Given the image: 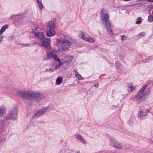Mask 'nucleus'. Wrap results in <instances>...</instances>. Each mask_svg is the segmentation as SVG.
Instances as JSON below:
<instances>
[{"label":"nucleus","instance_id":"1","mask_svg":"<svg viewBox=\"0 0 153 153\" xmlns=\"http://www.w3.org/2000/svg\"><path fill=\"white\" fill-rule=\"evenodd\" d=\"M17 94L23 100L28 107L33 105V102H37L42 98L41 94L36 91H19L17 92Z\"/></svg>","mask_w":153,"mask_h":153},{"label":"nucleus","instance_id":"2","mask_svg":"<svg viewBox=\"0 0 153 153\" xmlns=\"http://www.w3.org/2000/svg\"><path fill=\"white\" fill-rule=\"evenodd\" d=\"M147 85H144L141 88L138 92L133 97V100L138 104L141 103L143 101L146 100L150 94L151 92L149 88H147L145 91Z\"/></svg>","mask_w":153,"mask_h":153},{"label":"nucleus","instance_id":"3","mask_svg":"<svg viewBox=\"0 0 153 153\" xmlns=\"http://www.w3.org/2000/svg\"><path fill=\"white\" fill-rule=\"evenodd\" d=\"M109 16L107 14H103L102 17V21L103 24L105 25L106 29L109 35L111 36L113 34L112 29L111 28V24L109 20Z\"/></svg>","mask_w":153,"mask_h":153},{"label":"nucleus","instance_id":"4","mask_svg":"<svg viewBox=\"0 0 153 153\" xmlns=\"http://www.w3.org/2000/svg\"><path fill=\"white\" fill-rule=\"evenodd\" d=\"M55 28L54 24L53 21H51L48 22L47 25L46 31V35L47 36L51 37L55 35Z\"/></svg>","mask_w":153,"mask_h":153},{"label":"nucleus","instance_id":"5","mask_svg":"<svg viewBox=\"0 0 153 153\" xmlns=\"http://www.w3.org/2000/svg\"><path fill=\"white\" fill-rule=\"evenodd\" d=\"M17 108L14 107L4 117L6 120H16L17 118Z\"/></svg>","mask_w":153,"mask_h":153},{"label":"nucleus","instance_id":"6","mask_svg":"<svg viewBox=\"0 0 153 153\" xmlns=\"http://www.w3.org/2000/svg\"><path fill=\"white\" fill-rule=\"evenodd\" d=\"M50 40L48 38H45L40 41V45L48 50H50L51 47L50 45Z\"/></svg>","mask_w":153,"mask_h":153},{"label":"nucleus","instance_id":"7","mask_svg":"<svg viewBox=\"0 0 153 153\" xmlns=\"http://www.w3.org/2000/svg\"><path fill=\"white\" fill-rule=\"evenodd\" d=\"M49 108L48 106L45 107L40 110L36 112L34 114L32 117V118L34 119H36L41 115L43 114Z\"/></svg>","mask_w":153,"mask_h":153},{"label":"nucleus","instance_id":"8","mask_svg":"<svg viewBox=\"0 0 153 153\" xmlns=\"http://www.w3.org/2000/svg\"><path fill=\"white\" fill-rule=\"evenodd\" d=\"M110 144L111 146L118 150H120L121 145L120 143H119L116 140L114 139H111Z\"/></svg>","mask_w":153,"mask_h":153},{"label":"nucleus","instance_id":"9","mask_svg":"<svg viewBox=\"0 0 153 153\" xmlns=\"http://www.w3.org/2000/svg\"><path fill=\"white\" fill-rule=\"evenodd\" d=\"M149 111L146 109L144 110V111L141 110L139 111L138 113V117L140 120L145 119L146 117V115L148 112Z\"/></svg>","mask_w":153,"mask_h":153},{"label":"nucleus","instance_id":"10","mask_svg":"<svg viewBox=\"0 0 153 153\" xmlns=\"http://www.w3.org/2000/svg\"><path fill=\"white\" fill-rule=\"evenodd\" d=\"M71 43L68 40L63 39L61 44V47L63 50L67 49L70 46Z\"/></svg>","mask_w":153,"mask_h":153},{"label":"nucleus","instance_id":"11","mask_svg":"<svg viewBox=\"0 0 153 153\" xmlns=\"http://www.w3.org/2000/svg\"><path fill=\"white\" fill-rule=\"evenodd\" d=\"M34 36L37 37L40 40H40H42L43 39L45 38L44 34L42 32L35 33Z\"/></svg>","mask_w":153,"mask_h":153},{"label":"nucleus","instance_id":"12","mask_svg":"<svg viewBox=\"0 0 153 153\" xmlns=\"http://www.w3.org/2000/svg\"><path fill=\"white\" fill-rule=\"evenodd\" d=\"M76 138L80 142L84 144H86V142L85 140L83 138L82 136L79 134H77L76 135Z\"/></svg>","mask_w":153,"mask_h":153},{"label":"nucleus","instance_id":"13","mask_svg":"<svg viewBox=\"0 0 153 153\" xmlns=\"http://www.w3.org/2000/svg\"><path fill=\"white\" fill-rule=\"evenodd\" d=\"M142 59L144 62H146L153 59V57L152 56H146L145 55H143L142 56Z\"/></svg>","mask_w":153,"mask_h":153},{"label":"nucleus","instance_id":"14","mask_svg":"<svg viewBox=\"0 0 153 153\" xmlns=\"http://www.w3.org/2000/svg\"><path fill=\"white\" fill-rule=\"evenodd\" d=\"M8 27L7 25H4L3 26L1 29L0 30V35H2L3 33L6 30L7 28Z\"/></svg>","mask_w":153,"mask_h":153},{"label":"nucleus","instance_id":"15","mask_svg":"<svg viewBox=\"0 0 153 153\" xmlns=\"http://www.w3.org/2000/svg\"><path fill=\"white\" fill-rule=\"evenodd\" d=\"M11 17L13 18H15L19 19H21L23 17V16L22 14H19L16 15H13Z\"/></svg>","mask_w":153,"mask_h":153},{"label":"nucleus","instance_id":"16","mask_svg":"<svg viewBox=\"0 0 153 153\" xmlns=\"http://www.w3.org/2000/svg\"><path fill=\"white\" fill-rule=\"evenodd\" d=\"M128 149V148L125 146L122 145H121L120 148V149L122 150V152H126Z\"/></svg>","mask_w":153,"mask_h":153},{"label":"nucleus","instance_id":"17","mask_svg":"<svg viewBox=\"0 0 153 153\" xmlns=\"http://www.w3.org/2000/svg\"><path fill=\"white\" fill-rule=\"evenodd\" d=\"M134 117L132 116H131L130 117L129 120H128L127 122V123L129 125H131L133 123V121L134 120Z\"/></svg>","mask_w":153,"mask_h":153},{"label":"nucleus","instance_id":"18","mask_svg":"<svg viewBox=\"0 0 153 153\" xmlns=\"http://www.w3.org/2000/svg\"><path fill=\"white\" fill-rule=\"evenodd\" d=\"M62 82V79L61 77H59L57 78L56 80V84L59 85L61 84Z\"/></svg>","mask_w":153,"mask_h":153},{"label":"nucleus","instance_id":"19","mask_svg":"<svg viewBox=\"0 0 153 153\" xmlns=\"http://www.w3.org/2000/svg\"><path fill=\"white\" fill-rule=\"evenodd\" d=\"M36 1L38 4V6L39 7L40 10H41L43 8V5L41 2L42 1L41 0H36Z\"/></svg>","mask_w":153,"mask_h":153},{"label":"nucleus","instance_id":"20","mask_svg":"<svg viewBox=\"0 0 153 153\" xmlns=\"http://www.w3.org/2000/svg\"><path fill=\"white\" fill-rule=\"evenodd\" d=\"M4 125V122L2 121H0V134L2 131V128Z\"/></svg>","mask_w":153,"mask_h":153},{"label":"nucleus","instance_id":"21","mask_svg":"<svg viewBox=\"0 0 153 153\" xmlns=\"http://www.w3.org/2000/svg\"><path fill=\"white\" fill-rule=\"evenodd\" d=\"M54 54L52 53L51 52L47 53V56L48 57L49 59H51L53 57Z\"/></svg>","mask_w":153,"mask_h":153},{"label":"nucleus","instance_id":"22","mask_svg":"<svg viewBox=\"0 0 153 153\" xmlns=\"http://www.w3.org/2000/svg\"><path fill=\"white\" fill-rule=\"evenodd\" d=\"M146 35V33L145 32H142L139 33L137 36L139 38H140L143 36H144Z\"/></svg>","mask_w":153,"mask_h":153},{"label":"nucleus","instance_id":"23","mask_svg":"<svg viewBox=\"0 0 153 153\" xmlns=\"http://www.w3.org/2000/svg\"><path fill=\"white\" fill-rule=\"evenodd\" d=\"M128 91H131L134 89L133 87L131 85V83L128 84Z\"/></svg>","mask_w":153,"mask_h":153},{"label":"nucleus","instance_id":"24","mask_svg":"<svg viewBox=\"0 0 153 153\" xmlns=\"http://www.w3.org/2000/svg\"><path fill=\"white\" fill-rule=\"evenodd\" d=\"M142 19V18L141 17H138L137 19V20L136 22V23L138 25L140 24L141 22V20Z\"/></svg>","mask_w":153,"mask_h":153},{"label":"nucleus","instance_id":"25","mask_svg":"<svg viewBox=\"0 0 153 153\" xmlns=\"http://www.w3.org/2000/svg\"><path fill=\"white\" fill-rule=\"evenodd\" d=\"M85 40L91 42H93L94 41V40L93 39L90 38H85Z\"/></svg>","mask_w":153,"mask_h":153},{"label":"nucleus","instance_id":"26","mask_svg":"<svg viewBox=\"0 0 153 153\" xmlns=\"http://www.w3.org/2000/svg\"><path fill=\"white\" fill-rule=\"evenodd\" d=\"M53 59L55 61H58V60L59 59L57 57V56L56 55L54 54L53 55Z\"/></svg>","mask_w":153,"mask_h":153},{"label":"nucleus","instance_id":"27","mask_svg":"<svg viewBox=\"0 0 153 153\" xmlns=\"http://www.w3.org/2000/svg\"><path fill=\"white\" fill-rule=\"evenodd\" d=\"M149 21L150 22H153V17L152 16L149 15L148 16Z\"/></svg>","mask_w":153,"mask_h":153},{"label":"nucleus","instance_id":"28","mask_svg":"<svg viewBox=\"0 0 153 153\" xmlns=\"http://www.w3.org/2000/svg\"><path fill=\"white\" fill-rule=\"evenodd\" d=\"M19 45H22L23 46H27L28 47H30L31 45L30 43H29L28 44H18Z\"/></svg>","mask_w":153,"mask_h":153},{"label":"nucleus","instance_id":"29","mask_svg":"<svg viewBox=\"0 0 153 153\" xmlns=\"http://www.w3.org/2000/svg\"><path fill=\"white\" fill-rule=\"evenodd\" d=\"M85 33H84L83 32H82V33L81 34V38L82 39H83L85 40V38H87L85 37Z\"/></svg>","mask_w":153,"mask_h":153},{"label":"nucleus","instance_id":"30","mask_svg":"<svg viewBox=\"0 0 153 153\" xmlns=\"http://www.w3.org/2000/svg\"><path fill=\"white\" fill-rule=\"evenodd\" d=\"M76 76L77 78L79 80H81V75L77 73V74H76Z\"/></svg>","mask_w":153,"mask_h":153},{"label":"nucleus","instance_id":"31","mask_svg":"<svg viewBox=\"0 0 153 153\" xmlns=\"http://www.w3.org/2000/svg\"><path fill=\"white\" fill-rule=\"evenodd\" d=\"M127 36L124 35H123L121 37V40L122 41H124L126 39H127Z\"/></svg>","mask_w":153,"mask_h":153},{"label":"nucleus","instance_id":"32","mask_svg":"<svg viewBox=\"0 0 153 153\" xmlns=\"http://www.w3.org/2000/svg\"><path fill=\"white\" fill-rule=\"evenodd\" d=\"M54 71L53 69L52 68H50L49 69L47 68L45 71V72H46L47 71H51V72L53 71Z\"/></svg>","mask_w":153,"mask_h":153},{"label":"nucleus","instance_id":"33","mask_svg":"<svg viewBox=\"0 0 153 153\" xmlns=\"http://www.w3.org/2000/svg\"><path fill=\"white\" fill-rule=\"evenodd\" d=\"M120 64H119V63L117 62H116V68H120Z\"/></svg>","mask_w":153,"mask_h":153},{"label":"nucleus","instance_id":"34","mask_svg":"<svg viewBox=\"0 0 153 153\" xmlns=\"http://www.w3.org/2000/svg\"><path fill=\"white\" fill-rule=\"evenodd\" d=\"M58 64H59V66H60V65H61L62 64V62L61 61L60 59H59L58 61Z\"/></svg>","mask_w":153,"mask_h":153},{"label":"nucleus","instance_id":"35","mask_svg":"<svg viewBox=\"0 0 153 153\" xmlns=\"http://www.w3.org/2000/svg\"><path fill=\"white\" fill-rule=\"evenodd\" d=\"M100 13H101V16H102L103 14H104L103 12V9H102L100 12Z\"/></svg>","mask_w":153,"mask_h":153},{"label":"nucleus","instance_id":"36","mask_svg":"<svg viewBox=\"0 0 153 153\" xmlns=\"http://www.w3.org/2000/svg\"><path fill=\"white\" fill-rule=\"evenodd\" d=\"M4 111L1 109L0 108V114H3V113Z\"/></svg>","mask_w":153,"mask_h":153},{"label":"nucleus","instance_id":"37","mask_svg":"<svg viewBox=\"0 0 153 153\" xmlns=\"http://www.w3.org/2000/svg\"><path fill=\"white\" fill-rule=\"evenodd\" d=\"M94 86L96 88L97 87H98L99 86V84L98 83L95 84L94 85Z\"/></svg>","mask_w":153,"mask_h":153},{"label":"nucleus","instance_id":"38","mask_svg":"<svg viewBox=\"0 0 153 153\" xmlns=\"http://www.w3.org/2000/svg\"><path fill=\"white\" fill-rule=\"evenodd\" d=\"M3 39V36H1L0 37V42H1Z\"/></svg>","mask_w":153,"mask_h":153},{"label":"nucleus","instance_id":"39","mask_svg":"<svg viewBox=\"0 0 153 153\" xmlns=\"http://www.w3.org/2000/svg\"><path fill=\"white\" fill-rule=\"evenodd\" d=\"M147 1L149 2H153V0H147Z\"/></svg>","mask_w":153,"mask_h":153},{"label":"nucleus","instance_id":"40","mask_svg":"<svg viewBox=\"0 0 153 153\" xmlns=\"http://www.w3.org/2000/svg\"><path fill=\"white\" fill-rule=\"evenodd\" d=\"M150 8L151 9H153V5H151Z\"/></svg>","mask_w":153,"mask_h":153},{"label":"nucleus","instance_id":"41","mask_svg":"<svg viewBox=\"0 0 153 153\" xmlns=\"http://www.w3.org/2000/svg\"><path fill=\"white\" fill-rule=\"evenodd\" d=\"M59 65L58 66L57 65V66H56V67H55V69H56L57 68H58L59 67Z\"/></svg>","mask_w":153,"mask_h":153},{"label":"nucleus","instance_id":"42","mask_svg":"<svg viewBox=\"0 0 153 153\" xmlns=\"http://www.w3.org/2000/svg\"><path fill=\"white\" fill-rule=\"evenodd\" d=\"M142 4V2H141V3H137V5H139V4Z\"/></svg>","mask_w":153,"mask_h":153},{"label":"nucleus","instance_id":"43","mask_svg":"<svg viewBox=\"0 0 153 153\" xmlns=\"http://www.w3.org/2000/svg\"><path fill=\"white\" fill-rule=\"evenodd\" d=\"M84 135H85V136H86L87 135V134L86 133H85L84 134Z\"/></svg>","mask_w":153,"mask_h":153},{"label":"nucleus","instance_id":"44","mask_svg":"<svg viewBox=\"0 0 153 153\" xmlns=\"http://www.w3.org/2000/svg\"><path fill=\"white\" fill-rule=\"evenodd\" d=\"M116 153V152H109V153H108V152H107V153Z\"/></svg>","mask_w":153,"mask_h":153},{"label":"nucleus","instance_id":"45","mask_svg":"<svg viewBox=\"0 0 153 153\" xmlns=\"http://www.w3.org/2000/svg\"><path fill=\"white\" fill-rule=\"evenodd\" d=\"M38 29V27H36V30H37V29Z\"/></svg>","mask_w":153,"mask_h":153},{"label":"nucleus","instance_id":"46","mask_svg":"<svg viewBox=\"0 0 153 153\" xmlns=\"http://www.w3.org/2000/svg\"><path fill=\"white\" fill-rule=\"evenodd\" d=\"M111 66H113V64H112L111 63Z\"/></svg>","mask_w":153,"mask_h":153},{"label":"nucleus","instance_id":"47","mask_svg":"<svg viewBox=\"0 0 153 153\" xmlns=\"http://www.w3.org/2000/svg\"><path fill=\"white\" fill-rule=\"evenodd\" d=\"M76 153H79V152H77Z\"/></svg>","mask_w":153,"mask_h":153}]
</instances>
